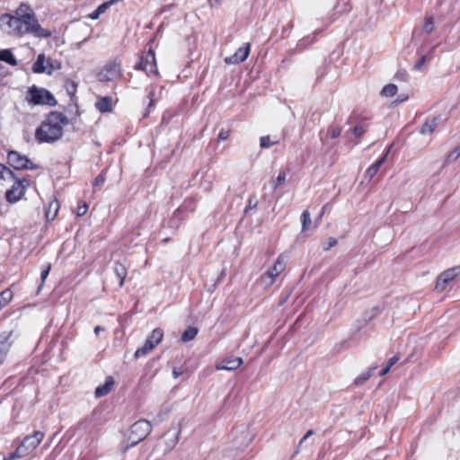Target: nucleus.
<instances>
[{
	"label": "nucleus",
	"mask_w": 460,
	"mask_h": 460,
	"mask_svg": "<svg viewBox=\"0 0 460 460\" xmlns=\"http://www.w3.org/2000/svg\"><path fill=\"white\" fill-rule=\"evenodd\" d=\"M69 118L59 111H49L36 128L34 137L38 144H54L62 139Z\"/></svg>",
	"instance_id": "nucleus-1"
},
{
	"label": "nucleus",
	"mask_w": 460,
	"mask_h": 460,
	"mask_svg": "<svg viewBox=\"0 0 460 460\" xmlns=\"http://www.w3.org/2000/svg\"><path fill=\"white\" fill-rule=\"evenodd\" d=\"M44 437L45 434L41 431H34L32 434L25 436L15 451L6 456L4 460H14L30 455L39 447Z\"/></svg>",
	"instance_id": "nucleus-2"
},
{
	"label": "nucleus",
	"mask_w": 460,
	"mask_h": 460,
	"mask_svg": "<svg viewBox=\"0 0 460 460\" xmlns=\"http://www.w3.org/2000/svg\"><path fill=\"white\" fill-rule=\"evenodd\" d=\"M28 103L31 105H48L54 107L58 104L55 96L47 89L32 85L29 87L26 97Z\"/></svg>",
	"instance_id": "nucleus-3"
},
{
	"label": "nucleus",
	"mask_w": 460,
	"mask_h": 460,
	"mask_svg": "<svg viewBox=\"0 0 460 460\" xmlns=\"http://www.w3.org/2000/svg\"><path fill=\"white\" fill-rule=\"evenodd\" d=\"M22 25V34H32L37 38H49L51 36V31L40 26L36 15H22L17 16Z\"/></svg>",
	"instance_id": "nucleus-4"
},
{
	"label": "nucleus",
	"mask_w": 460,
	"mask_h": 460,
	"mask_svg": "<svg viewBox=\"0 0 460 460\" xmlns=\"http://www.w3.org/2000/svg\"><path fill=\"white\" fill-rule=\"evenodd\" d=\"M152 431V425L146 420H139L132 424L129 429L128 439L132 446L144 440Z\"/></svg>",
	"instance_id": "nucleus-5"
},
{
	"label": "nucleus",
	"mask_w": 460,
	"mask_h": 460,
	"mask_svg": "<svg viewBox=\"0 0 460 460\" xmlns=\"http://www.w3.org/2000/svg\"><path fill=\"white\" fill-rule=\"evenodd\" d=\"M135 70H141L146 72L148 75H158V68L155 59V54L152 48L147 51H143L140 56V60L134 66Z\"/></svg>",
	"instance_id": "nucleus-6"
},
{
	"label": "nucleus",
	"mask_w": 460,
	"mask_h": 460,
	"mask_svg": "<svg viewBox=\"0 0 460 460\" xmlns=\"http://www.w3.org/2000/svg\"><path fill=\"white\" fill-rule=\"evenodd\" d=\"M13 183L11 189L5 192V199L8 203H15L22 199L25 195L26 190L30 186L31 182L27 178H15L13 180Z\"/></svg>",
	"instance_id": "nucleus-7"
},
{
	"label": "nucleus",
	"mask_w": 460,
	"mask_h": 460,
	"mask_svg": "<svg viewBox=\"0 0 460 460\" xmlns=\"http://www.w3.org/2000/svg\"><path fill=\"white\" fill-rule=\"evenodd\" d=\"M164 332L160 328L153 330L144 345L135 352V358H138L149 354L163 340Z\"/></svg>",
	"instance_id": "nucleus-8"
},
{
	"label": "nucleus",
	"mask_w": 460,
	"mask_h": 460,
	"mask_svg": "<svg viewBox=\"0 0 460 460\" xmlns=\"http://www.w3.org/2000/svg\"><path fill=\"white\" fill-rule=\"evenodd\" d=\"M0 27L7 34L23 36L20 20L15 14H2L0 16Z\"/></svg>",
	"instance_id": "nucleus-9"
},
{
	"label": "nucleus",
	"mask_w": 460,
	"mask_h": 460,
	"mask_svg": "<svg viewBox=\"0 0 460 460\" xmlns=\"http://www.w3.org/2000/svg\"><path fill=\"white\" fill-rule=\"evenodd\" d=\"M8 164L15 170H34L39 166L31 162L26 155L17 151H9L7 154Z\"/></svg>",
	"instance_id": "nucleus-10"
},
{
	"label": "nucleus",
	"mask_w": 460,
	"mask_h": 460,
	"mask_svg": "<svg viewBox=\"0 0 460 460\" xmlns=\"http://www.w3.org/2000/svg\"><path fill=\"white\" fill-rule=\"evenodd\" d=\"M122 75L121 61L115 58L107 63L100 72V76L103 81H112Z\"/></svg>",
	"instance_id": "nucleus-11"
},
{
	"label": "nucleus",
	"mask_w": 460,
	"mask_h": 460,
	"mask_svg": "<svg viewBox=\"0 0 460 460\" xmlns=\"http://www.w3.org/2000/svg\"><path fill=\"white\" fill-rule=\"evenodd\" d=\"M459 270L460 267H453L441 272L437 279L435 288L438 291L445 290L447 285L457 277Z\"/></svg>",
	"instance_id": "nucleus-12"
},
{
	"label": "nucleus",
	"mask_w": 460,
	"mask_h": 460,
	"mask_svg": "<svg viewBox=\"0 0 460 460\" xmlns=\"http://www.w3.org/2000/svg\"><path fill=\"white\" fill-rule=\"evenodd\" d=\"M251 52V44L243 43L236 51L225 58V63L227 65H238L244 62Z\"/></svg>",
	"instance_id": "nucleus-13"
},
{
	"label": "nucleus",
	"mask_w": 460,
	"mask_h": 460,
	"mask_svg": "<svg viewBox=\"0 0 460 460\" xmlns=\"http://www.w3.org/2000/svg\"><path fill=\"white\" fill-rule=\"evenodd\" d=\"M64 87H65L67 94L70 97L71 104L75 108V116L80 117L82 114V111L80 110L77 97H76L77 87H78L77 84L70 78H66L64 81Z\"/></svg>",
	"instance_id": "nucleus-14"
},
{
	"label": "nucleus",
	"mask_w": 460,
	"mask_h": 460,
	"mask_svg": "<svg viewBox=\"0 0 460 460\" xmlns=\"http://www.w3.org/2000/svg\"><path fill=\"white\" fill-rule=\"evenodd\" d=\"M286 269V256L284 254H279L277 258L274 265L270 268L264 274L263 277H267L270 279L269 284L272 285L276 279Z\"/></svg>",
	"instance_id": "nucleus-15"
},
{
	"label": "nucleus",
	"mask_w": 460,
	"mask_h": 460,
	"mask_svg": "<svg viewBox=\"0 0 460 460\" xmlns=\"http://www.w3.org/2000/svg\"><path fill=\"white\" fill-rule=\"evenodd\" d=\"M13 332H3L0 333V366L3 365L6 359V357L13 346Z\"/></svg>",
	"instance_id": "nucleus-16"
},
{
	"label": "nucleus",
	"mask_w": 460,
	"mask_h": 460,
	"mask_svg": "<svg viewBox=\"0 0 460 460\" xmlns=\"http://www.w3.org/2000/svg\"><path fill=\"white\" fill-rule=\"evenodd\" d=\"M243 358L239 357L232 358H223L220 362L216 364L215 367L217 370L233 371L239 368L243 365Z\"/></svg>",
	"instance_id": "nucleus-17"
},
{
	"label": "nucleus",
	"mask_w": 460,
	"mask_h": 460,
	"mask_svg": "<svg viewBox=\"0 0 460 460\" xmlns=\"http://www.w3.org/2000/svg\"><path fill=\"white\" fill-rule=\"evenodd\" d=\"M96 110L101 113H110L113 111V99L111 96H98L95 102Z\"/></svg>",
	"instance_id": "nucleus-18"
},
{
	"label": "nucleus",
	"mask_w": 460,
	"mask_h": 460,
	"mask_svg": "<svg viewBox=\"0 0 460 460\" xmlns=\"http://www.w3.org/2000/svg\"><path fill=\"white\" fill-rule=\"evenodd\" d=\"M390 148H391V146H389L386 149V151L384 153V155L378 160H376L371 166H369L367 169L365 175H366V177L369 178V180H372L376 175L380 167L385 162L386 157L390 152Z\"/></svg>",
	"instance_id": "nucleus-19"
},
{
	"label": "nucleus",
	"mask_w": 460,
	"mask_h": 460,
	"mask_svg": "<svg viewBox=\"0 0 460 460\" xmlns=\"http://www.w3.org/2000/svg\"><path fill=\"white\" fill-rule=\"evenodd\" d=\"M113 272L119 279V287L122 288L125 283V279L128 276V268L126 265L119 261L114 262Z\"/></svg>",
	"instance_id": "nucleus-20"
},
{
	"label": "nucleus",
	"mask_w": 460,
	"mask_h": 460,
	"mask_svg": "<svg viewBox=\"0 0 460 460\" xmlns=\"http://www.w3.org/2000/svg\"><path fill=\"white\" fill-rule=\"evenodd\" d=\"M115 385V381L112 376H108L105 379L103 385L96 387L94 394L97 398L103 397L111 392Z\"/></svg>",
	"instance_id": "nucleus-21"
},
{
	"label": "nucleus",
	"mask_w": 460,
	"mask_h": 460,
	"mask_svg": "<svg viewBox=\"0 0 460 460\" xmlns=\"http://www.w3.org/2000/svg\"><path fill=\"white\" fill-rule=\"evenodd\" d=\"M0 61H4L5 63L11 66L17 65V60L13 56V52L7 49L0 50Z\"/></svg>",
	"instance_id": "nucleus-22"
},
{
	"label": "nucleus",
	"mask_w": 460,
	"mask_h": 460,
	"mask_svg": "<svg viewBox=\"0 0 460 460\" xmlns=\"http://www.w3.org/2000/svg\"><path fill=\"white\" fill-rule=\"evenodd\" d=\"M437 126H438V121L436 119H428L421 126L420 132L422 135H429L434 132Z\"/></svg>",
	"instance_id": "nucleus-23"
},
{
	"label": "nucleus",
	"mask_w": 460,
	"mask_h": 460,
	"mask_svg": "<svg viewBox=\"0 0 460 460\" xmlns=\"http://www.w3.org/2000/svg\"><path fill=\"white\" fill-rule=\"evenodd\" d=\"M32 71L34 73H38V74L44 73L46 71L45 57L43 54H40L38 56L36 61L34 62V64L32 66Z\"/></svg>",
	"instance_id": "nucleus-24"
},
{
	"label": "nucleus",
	"mask_w": 460,
	"mask_h": 460,
	"mask_svg": "<svg viewBox=\"0 0 460 460\" xmlns=\"http://www.w3.org/2000/svg\"><path fill=\"white\" fill-rule=\"evenodd\" d=\"M14 179L13 172L3 164H0V181H13Z\"/></svg>",
	"instance_id": "nucleus-25"
},
{
	"label": "nucleus",
	"mask_w": 460,
	"mask_h": 460,
	"mask_svg": "<svg viewBox=\"0 0 460 460\" xmlns=\"http://www.w3.org/2000/svg\"><path fill=\"white\" fill-rule=\"evenodd\" d=\"M13 294L10 288H6L0 293V304L3 307L8 305L13 300Z\"/></svg>",
	"instance_id": "nucleus-26"
},
{
	"label": "nucleus",
	"mask_w": 460,
	"mask_h": 460,
	"mask_svg": "<svg viewBox=\"0 0 460 460\" xmlns=\"http://www.w3.org/2000/svg\"><path fill=\"white\" fill-rule=\"evenodd\" d=\"M35 15L34 11L32 8L26 3H22L18 8L15 10V15L16 16H22V15Z\"/></svg>",
	"instance_id": "nucleus-27"
},
{
	"label": "nucleus",
	"mask_w": 460,
	"mask_h": 460,
	"mask_svg": "<svg viewBox=\"0 0 460 460\" xmlns=\"http://www.w3.org/2000/svg\"><path fill=\"white\" fill-rule=\"evenodd\" d=\"M198 329L196 327H188L181 334V341L188 342L195 339L198 334Z\"/></svg>",
	"instance_id": "nucleus-28"
},
{
	"label": "nucleus",
	"mask_w": 460,
	"mask_h": 460,
	"mask_svg": "<svg viewBox=\"0 0 460 460\" xmlns=\"http://www.w3.org/2000/svg\"><path fill=\"white\" fill-rule=\"evenodd\" d=\"M368 127V123L361 122L353 128L352 133L357 138H360L367 131Z\"/></svg>",
	"instance_id": "nucleus-29"
},
{
	"label": "nucleus",
	"mask_w": 460,
	"mask_h": 460,
	"mask_svg": "<svg viewBox=\"0 0 460 460\" xmlns=\"http://www.w3.org/2000/svg\"><path fill=\"white\" fill-rule=\"evenodd\" d=\"M59 208L58 200H55L49 204V210L46 212V217L48 220H54Z\"/></svg>",
	"instance_id": "nucleus-30"
},
{
	"label": "nucleus",
	"mask_w": 460,
	"mask_h": 460,
	"mask_svg": "<svg viewBox=\"0 0 460 460\" xmlns=\"http://www.w3.org/2000/svg\"><path fill=\"white\" fill-rule=\"evenodd\" d=\"M397 86L394 84L385 85L381 91V95L385 97H393L397 93Z\"/></svg>",
	"instance_id": "nucleus-31"
},
{
	"label": "nucleus",
	"mask_w": 460,
	"mask_h": 460,
	"mask_svg": "<svg viewBox=\"0 0 460 460\" xmlns=\"http://www.w3.org/2000/svg\"><path fill=\"white\" fill-rule=\"evenodd\" d=\"M279 143V139H276V140H272L270 138V136L267 135V136H262L260 138V146L261 148H270L272 146H275V145H278Z\"/></svg>",
	"instance_id": "nucleus-32"
},
{
	"label": "nucleus",
	"mask_w": 460,
	"mask_h": 460,
	"mask_svg": "<svg viewBox=\"0 0 460 460\" xmlns=\"http://www.w3.org/2000/svg\"><path fill=\"white\" fill-rule=\"evenodd\" d=\"M314 42V36L305 37L298 41V43L296 45V49L299 51H302V50L305 49L307 47L311 46Z\"/></svg>",
	"instance_id": "nucleus-33"
},
{
	"label": "nucleus",
	"mask_w": 460,
	"mask_h": 460,
	"mask_svg": "<svg viewBox=\"0 0 460 460\" xmlns=\"http://www.w3.org/2000/svg\"><path fill=\"white\" fill-rule=\"evenodd\" d=\"M301 223H302V231L305 232L308 230L311 225V217L308 210H304L301 215Z\"/></svg>",
	"instance_id": "nucleus-34"
},
{
	"label": "nucleus",
	"mask_w": 460,
	"mask_h": 460,
	"mask_svg": "<svg viewBox=\"0 0 460 460\" xmlns=\"http://www.w3.org/2000/svg\"><path fill=\"white\" fill-rule=\"evenodd\" d=\"M288 171L282 170L279 172V175L273 181V189L276 190L279 186H281L286 181Z\"/></svg>",
	"instance_id": "nucleus-35"
},
{
	"label": "nucleus",
	"mask_w": 460,
	"mask_h": 460,
	"mask_svg": "<svg viewBox=\"0 0 460 460\" xmlns=\"http://www.w3.org/2000/svg\"><path fill=\"white\" fill-rule=\"evenodd\" d=\"M341 134V128L338 126H330L327 128V136L332 138H337Z\"/></svg>",
	"instance_id": "nucleus-36"
},
{
	"label": "nucleus",
	"mask_w": 460,
	"mask_h": 460,
	"mask_svg": "<svg viewBox=\"0 0 460 460\" xmlns=\"http://www.w3.org/2000/svg\"><path fill=\"white\" fill-rule=\"evenodd\" d=\"M89 206L84 200H79L76 208V215L78 217L84 216L88 211Z\"/></svg>",
	"instance_id": "nucleus-37"
},
{
	"label": "nucleus",
	"mask_w": 460,
	"mask_h": 460,
	"mask_svg": "<svg viewBox=\"0 0 460 460\" xmlns=\"http://www.w3.org/2000/svg\"><path fill=\"white\" fill-rule=\"evenodd\" d=\"M372 376V371L369 370L368 372L359 375L357 376L354 380V385L358 386L362 385L365 382H367Z\"/></svg>",
	"instance_id": "nucleus-38"
},
{
	"label": "nucleus",
	"mask_w": 460,
	"mask_h": 460,
	"mask_svg": "<svg viewBox=\"0 0 460 460\" xmlns=\"http://www.w3.org/2000/svg\"><path fill=\"white\" fill-rule=\"evenodd\" d=\"M423 30L426 33L429 34L434 30V20L431 16L425 17Z\"/></svg>",
	"instance_id": "nucleus-39"
},
{
	"label": "nucleus",
	"mask_w": 460,
	"mask_h": 460,
	"mask_svg": "<svg viewBox=\"0 0 460 460\" xmlns=\"http://www.w3.org/2000/svg\"><path fill=\"white\" fill-rule=\"evenodd\" d=\"M51 270V264L50 263H48L44 269H42L41 272H40V279H41V283L40 285L39 286V290L43 287L44 283H45V280L46 279L48 278L49 274V271Z\"/></svg>",
	"instance_id": "nucleus-40"
},
{
	"label": "nucleus",
	"mask_w": 460,
	"mask_h": 460,
	"mask_svg": "<svg viewBox=\"0 0 460 460\" xmlns=\"http://www.w3.org/2000/svg\"><path fill=\"white\" fill-rule=\"evenodd\" d=\"M118 0H110L100 4L96 9L100 14L104 13L112 4H116Z\"/></svg>",
	"instance_id": "nucleus-41"
},
{
	"label": "nucleus",
	"mask_w": 460,
	"mask_h": 460,
	"mask_svg": "<svg viewBox=\"0 0 460 460\" xmlns=\"http://www.w3.org/2000/svg\"><path fill=\"white\" fill-rule=\"evenodd\" d=\"M258 206V200L255 197H250L248 199V204L244 209V213L247 214L250 209L256 208Z\"/></svg>",
	"instance_id": "nucleus-42"
},
{
	"label": "nucleus",
	"mask_w": 460,
	"mask_h": 460,
	"mask_svg": "<svg viewBox=\"0 0 460 460\" xmlns=\"http://www.w3.org/2000/svg\"><path fill=\"white\" fill-rule=\"evenodd\" d=\"M231 135V129L222 128L218 134V141H225L228 139Z\"/></svg>",
	"instance_id": "nucleus-43"
},
{
	"label": "nucleus",
	"mask_w": 460,
	"mask_h": 460,
	"mask_svg": "<svg viewBox=\"0 0 460 460\" xmlns=\"http://www.w3.org/2000/svg\"><path fill=\"white\" fill-rule=\"evenodd\" d=\"M460 156V146H456L453 151H451L447 155V160L455 161Z\"/></svg>",
	"instance_id": "nucleus-44"
},
{
	"label": "nucleus",
	"mask_w": 460,
	"mask_h": 460,
	"mask_svg": "<svg viewBox=\"0 0 460 460\" xmlns=\"http://www.w3.org/2000/svg\"><path fill=\"white\" fill-rule=\"evenodd\" d=\"M338 241L335 237H330L328 241L323 244V250L329 251L331 248L337 244Z\"/></svg>",
	"instance_id": "nucleus-45"
},
{
	"label": "nucleus",
	"mask_w": 460,
	"mask_h": 460,
	"mask_svg": "<svg viewBox=\"0 0 460 460\" xmlns=\"http://www.w3.org/2000/svg\"><path fill=\"white\" fill-rule=\"evenodd\" d=\"M106 180V176L104 172H101L96 178L94 179L93 186H101L104 183Z\"/></svg>",
	"instance_id": "nucleus-46"
},
{
	"label": "nucleus",
	"mask_w": 460,
	"mask_h": 460,
	"mask_svg": "<svg viewBox=\"0 0 460 460\" xmlns=\"http://www.w3.org/2000/svg\"><path fill=\"white\" fill-rule=\"evenodd\" d=\"M399 359H400L399 356H394L391 358H389L386 366L391 368L395 363L398 362Z\"/></svg>",
	"instance_id": "nucleus-47"
},
{
	"label": "nucleus",
	"mask_w": 460,
	"mask_h": 460,
	"mask_svg": "<svg viewBox=\"0 0 460 460\" xmlns=\"http://www.w3.org/2000/svg\"><path fill=\"white\" fill-rule=\"evenodd\" d=\"M100 15L101 14L97 11V9H95L93 12L88 14V18H90L91 20H97L100 17Z\"/></svg>",
	"instance_id": "nucleus-48"
},
{
	"label": "nucleus",
	"mask_w": 460,
	"mask_h": 460,
	"mask_svg": "<svg viewBox=\"0 0 460 460\" xmlns=\"http://www.w3.org/2000/svg\"><path fill=\"white\" fill-rule=\"evenodd\" d=\"M426 62V57L423 56L416 64L415 68L420 69Z\"/></svg>",
	"instance_id": "nucleus-49"
},
{
	"label": "nucleus",
	"mask_w": 460,
	"mask_h": 460,
	"mask_svg": "<svg viewBox=\"0 0 460 460\" xmlns=\"http://www.w3.org/2000/svg\"><path fill=\"white\" fill-rule=\"evenodd\" d=\"M314 431L312 429H309L305 435L302 438V439L299 441V445H301L305 439H307L310 436H312Z\"/></svg>",
	"instance_id": "nucleus-50"
},
{
	"label": "nucleus",
	"mask_w": 460,
	"mask_h": 460,
	"mask_svg": "<svg viewBox=\"0 0 460 460\" xmlns=\"http://www.w3.org/2000/svg\"><path fill=\"white\" fill-rule=\"evenodd\" d=\"M154 96H155V93L154 92H151L150 93V102L148 103V107H152V106H155V99H154Z\"/></svg>",
	"instance_id": "nucleus-51"
},
{
	"label": "nucleus",
	"mask_w": 460,
	"mask_h": 460,
	"mask_svg": "<svg viewBox=\"0 0 460 460\" xmlns=\"http://www.w3.org/2000/svg\"><path fill=\"white\" fill-rule=\"evenodd\" d=\"M390 369H391V368H390L389 367H387V366H386L385 368H383V369L381 370V372H380V376H385V375L390 371Z\"/></svg>",
	"instance_id": "nucleus-52"
},
{
	"label": "nucleus",
	"mask_w": 460,
	"mask_h": 460,
	"mask_svg": "<svg viewBox=\"0 0 460 460\" xmlns=\"http://www.w3.org/2000/svg\"><path fill=\"white\" fill-rule=\"evenodd\" d=\"M101 331H103V328H102L101 326H95L94 328V333L95 335H98L100 333Z\"/></svg>",
	"instance_id": "nucleus-53"
},
{
	"label": "nucleus",
	"mask_w": 460,
	"mask_h": 460,
	"mask_svg": "<svg viewBox=\"0 0 460 460\" xmlns=\"http://www.w3.org/2000/svg\"><path fill=\"white\" fill-rule=\"evenodd\" d=\"M172 375L175 378H177L181 375V372H178L177 369L174 368L172 371Z\"/></svg>",
	"instance_id": "nucleus-54"
},
{
	"label": "nucleus",
	"mask_w": 460,
	"mask_h": 460,
	"mask_svg": "<svg viewBox=\"0 0 460 460\" xmlns=\"http://www.w3.org/2000/svg\"><path fill=\"white\" fill-rule=\"evenodd\" d=\"M407 99H408V97H407V96H405V97H401V99H397V100L395 101V102H396V103H398V102H403V101H405V100H407Z\"/></svg>",
	"instance_id": "nucleus-55"
},
{
	"label": "nucleus",
	"mask_w": 460,
	"mask_h": 460,
	"mask_svg": "<svg viewBox=\"0 0 460 460\" xmlns=\"http://www.w3.org/2000/svg\"><path fill=\"white\" fill-rule=\"evenodd\" d=\"M326 208H327V205H324L323 208H322V210H321V217H323L325 213V210H326Z\"/></svg>",
	"instance_id": "nucleus-56"
},
{
	"label": "nucleus",
	"mask_w": 460,
	"mask_h": 460,
	"mask_svg": "<svg viewBox=\"0 0 460 460\" xmlns=\"http://www.w3.org/2000/svg\"><path fill=\"white\" fill-rule=\"evenodd\" d=\"M323 217H321V214L319 215L317 220H321Z\"/></svg>",
	"instance_id": "nucleus-57"
},
{
	"label": "nucleus",
	"mask_w": 460,
	"mask_h": 460,
	"mask_svg": "<svg viewBox=\"0 0 460 460\" xmlns=\"http://www.w3.org/2000/svg\"><path fill=\"white\" fill-rule=\"evenodd\" d=\"M0 69H4V66L2 65H0Z\"/></svg>",
	"instance_id": "nucleus-58"
},
{
	"label": "nucleus",
	"mask_w": 460,
	"mask_h": 460,
	"mask_svg": "<svg viewBox=\"0 0 460 460\" xmlns=\"http://www.w3.org/2000/svg\"><path fill=\"white\" fill-rule=\"evenodd\" d=\"M2 70H3V69H0V75H2Z\"/></svg>",
	"instance_id": "nucleus-59"
}]
</instances>
